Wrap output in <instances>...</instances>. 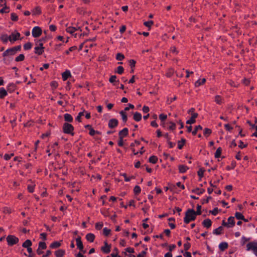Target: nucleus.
I'll return each instance as SVG.
<instances>
[{"label": "nucleus", "instance_id": "nucleus-1", "mask_svg": "<svg viewBox=\"0 0 257 257\" xmlns=\"http://www.w3.org/2000/svg\"><path fill=\"white\" fill-rule=\"evenodd\" d=\"M195 211L192 209H189L187 210L184 217V222L188 224L191 221L194 220L196 218Z\"/></svg>", "mask_w": 257, "mask_h": 257}, {"label": "nucleus", "instance_id": "nucleus-2", "mask_svg": "<svg viewBox=\"0 0 257 257\" xmlns=\"http://www.w3.org/2000/svg\"><path fill=\"white\" fill-rule=\"evenodd\" d=\"M246 250L247 251H252L257 256V242L252 241L246 244Z\"/></svg>", "mask_w": 257, "mask_h": 257}, {"label": "nucleus", "instance_id": "nucleus-3", "mask_svg": "<svg viewBox=\"0 0 257 257\" xmlns=\"http://www.w3.org/2000/svg\"><path fill=\"white\" fill-rule=\"evenodd\" d=\"M63 130L64 133L73 135V131L74 130V127L71 124L67 122L64 123L63 126Z\"/></svg>", "mask_w": 257, "mask_h": 257}, {"label": "nucleus", "instance_id": "nucleus-4", "mask_svg": "<svg viewBox=\"0 0 257 257\" xmlns=\"http://www.w3.org/2000/svg\"><path fill=\"white\" fill-rule=\"evenodd\" d=\"M7 241L9 245L12 246L18 242L19 238L14 235H10L7 237Z\"/></svg>", "mask_w": 257, "mask_h": 257}, {"label": "nucleus", "instance_id": "nucleus-5", "mask_svg": "<svg viewBox=\"0 0 257 257\" xmlns=\"http://www.w3.org/2000/svg\"><path fill=\"white\" fill-rule=\"evenodd\" d=\"M32 33L34 37L37 38L42 34V30L39 27H35L32 30Z\"/></svg>", "mask_w": 257, "mask_h": 257}, {"label": "nucleus", "instance_id": "nucleus-6", "mask_svg": "<svg viewBox=\"0 0 257 257\" xmlns=\"http://www.w3.org/2000/svg\"><path fill=\"white\" fill-rule=\"evenodd\" d=\"M20 37V34L18 32H15L12 33L9 37V41H15L19 39Z\"/></svg>", "mask_w": 257, "mask_h": 257}, {"label": "nucleus", "instance_id": "nucleus-7", "mask_svg": "<svg viewBox=\"0 0 257 257\" xmlns=\"http://www.w3.org/2000/svg\"><path fill=\"white\" fill-rule=\"evenodd\" d=\"M118 124V121L115 118H112L109 120L108 126L109 127L112 128L116 127Z\"/></svg>", "mask_w": 257, "mask_h": 257}, {"label": "nucleus", "instance_id": "nucleus-8", "mask_svg": "<svg viewBox=\"0 0 257 257\" xmlns=\"http://www.w3.org/2000/svg\"><path fill=\"white\" fill-rule=\"evenodd\" d=\"M16 53V52L14 48L13 47L10 49H7L5 52L3 53V56H7L9 55H13Z\"/></svg>", "mask_w": 257, "mask_h": 257}, {"label": "nucleus", "instance_id": "nucleus-9", "mask_svg": "<svg viewBox=\"0 0 257 257\" xmlns=\"http://www.w3.org/2000/svg\"><path fill=\"white\" fill-rule=\"evenodd\" d=\"M76 241L77 247L80 250V251H83V245L81 240V237L78 236L77 237L76 239Z\"/></svg>", "mask_w": 257, "mask_h": 257}, {"label": "nucleus", "instance_id": "nucleus-10", "mask_svg": "<svg viewBox=\"0 0 257 257\" xmlns=\"http://www.w3.org/2000/svg\"><path fill=\"white\" fill-rule=\"evenodd\" d=\"M198 116V113H192L191 117L190 119L186 121L187 124H193L195 122V118Z\"/></svg>", "mask_w": 257, "mask_h": 257}, {"label": "nucleus", "instance_id": "nucleus-11", "mask_svg": "<svg viewBox=\"0 0 257 257\" xmlns=\"http://www.w3.org/2000/svg\"><path fill=\"white\" fill-rule=\"evenodd\" d=\"M235 224V221L234 217L230 216L228 218L227 225L228 228L233 227Z\"/></svg>", "mask_w": 257, "mask_h": 257}, {"label": "nucleus", "instance_id": "nucleus-12", "mask_svg": "<svg viewBox=\"0 0 257 257\" xmlns=\"http://www.w3.org/2000/svg\"><path fill=\"white\" fill-rule=\"evenodd\" d=\"M104 244V246L101 247V250L105 253H108L110 251V246L108 245L106 242H105Z\"/></svg>", "mask_w": 257, "mask_h": 257}, {"label": "nucleus", "instance_id": "nucleus-13", "mask_svg": "<svg viewBox=\"0 0 257 257\" xmlns=\"http://www.w3.org/2000/svg\"><path fill=\"white\" fill-rule=\"evenodd\" d=\"M128 134V129L127 128H124L122 130L119 132V138H123L125 137Z\"/></svg>", "mask_w": 257, "mask_h": 257}, {"label": "nucleus", "instance_id": "nucleus-14", "mask_svg": "<svg viewBox=\"0 0 257 257\" xmlns=\"http://www.w3.org/2000/svg\"><path fill=\"white\" fill-rule=\"evenodd\" d=\"M178 168L180 173H184L189 169L187 166L184 165H180Z\"/></svg>", "mask_w": 257, "mask_h": 257}, {"label": "nucleus", "instance_id": "nucleus-15", "mask_svg": "<svg viewBox=\"0 0 257 257\" xmlns=\"http://www.w3.org/2000/svg\"><path fill=\"white\" fill-rule=\"evenodd\" d=\"M202 224L204 227L209 228L211 225L212 222L210 219H206L203 221Z\"/></svg>", "mask_w": 257, "mask_h": 257}, {"label": "nucleus", "instance_id": "nucleus-16", "mask_svg": "<svg viewBox=\"0 0 257 257\" xmlns=\"http://www.w3.org/2000/svg\"><path fill=\"white\" fill-rule=\"evenodd\" d=\"M86 238L88 241L92 242L95 238V235L93 233H89L86 234Z\"/></svg>", "mask_w": 257, "mask_h": 257}, {"label": "nucleus", "instance_id": "nucleus-17", "mask_svg": "<svg viewBox=\"0 0 257 257\" xmlns=\"http://www.w3.org/2000/svg\"><path fill=\"white\" fill-rule=\"evenodd\" d=\"M192 192L197 195H201L205 192V190L204 189H200L199 188H196L193 189Z\"/></svg>", "mask_w": 257, "mask_h": 257}, {"label": "nucleus", "instance_id": "nucleus-18", "mask_svg": "<svg viewBox=\"0 0 257 257\" xmlns=\"http://www.w3.org/2000/svg\"><path fill=\"white\" fill-rule=\"evenodd\" d=\"M223 230V227L219 226V227H218L217 228H216L213 230V233L216 234V235H219L222 233Z\"/></svg>", "mask_w": 257, "mask_h": 257}, {"label": "nucleus", "instance_id": "nucleus-19", "mask_svg": "<svg viewBox=\"0 0 257 257\" xmlns=\"http://www.w3.org/2000/svg\"><path fill=\"white\" fill-rule=\"evenodd\" d=\"M133 118L136 121H139L142 119V115L140 113L136 112L134 114Z\"/></svg>", "mask_w": 257, "mask_h": 257}, {"label": "nucleus", "instance_id": "nucleus-20", "mask_svg": "<svg viewBox=\"0 0 257 257\" xmlns=\"http://www.w3.org/2000/svg\"><path fill=\"white\" fill-rule=\"evenodd\" d=\"M227 247H228V244L227 242H221L219 245V248L222 251H223L224 250H225L226 248H227Z\"/></svg>", "mask_w": 257, "mask_h": 257}, {"label": "nucleus", "instance_id": "nucleus-21", "mask_svg": "<svg viewBox=\"0 0 257 257\" xmlns=\"http://www.w3.org/2000/svg\"><path fill=\"white\" fill-rule=\"evenodd\" d=\"M65 253V251L62 249H59L55 251V254L56 257H62Z\"/></svg>", "mask_w": 257, "mask_h": 257}, {"label": "nucleus", "instance_id": "nucleus-22", "mask_svg": "<svg viewBox=\"0 0 257 257\" xmlns=\"http://www.w3.org/2000/svg\"><path fill=\"white\" fill-rule=\"evenodd\" d=\"M64 117L65 120L66 121L72 122L73 120V117L70 114L65 113Z\"/></svg>", "mask_w": 257, "mask_h": 257}, {"label": "nucleus", "instance_id": "nucleus-23", "mask_svg": "<svg viewBox=\"0 0 257 257\" xmlns=\"http://www.w3.org/2000/svg\"><path fill=\"white\" fill-rule=\"evenodd\" d=\"M205 81H206V79L205 78H203L202 79H199L195 83V86L196 87H198V86L203 84L205 82Z\"/></svg>", "mask_w": 257, "mask_h": 257}, {"label": "nucleus", "instance_id": "nucleus-24", "mask_svg": "<svg viewBox=\"0 0 257 257\" xmlns=\"http://www.w3.org/2000/svg\"><path fill=\"white\" fill-rule=\"evenodd\" d=\"M71 74L69 71H66L64 73H62V78L63 80H66L67 78L70 76Z\"/></svg>", "mask_w": 257, "mask_h": 257}, {"label": "nucleus", "instance_id": "nucleus-25", "mask_svg": "<svg viewBox=\"0 0 257 257\" xmlns=\"http://www.w3.org/2000/svg\"><path fill=\"white\" fill-rule=\"evenodd\" d=\"M34 49L35 53L38 55H41L44 52V49L42 48H39V47L35 46Z\"/></svg>", "mask_w": 257, "mask_h": 257}, {"label": "nucleus", "instance_id": "nucleus-26", "mask_svg": "<svg viewBox=\"0 0 257 257\" xmlns=\"http://www.w3.org/2000/svg\"><path fill=\"white\" fill-rule=\"evenodd\" d=\"M32 245V242L30 240H26L23 244L22 246L25 248L29 247Z\"/></svg>", "mask_w": 257, "mask_h": 257}, {"label": "nucleus", "instance_id": "nucleus-27", "mask_svg": "<svg viewBox=\"0 0 257 257\" xmlns=\"http://www.w3.org/2000/svg\"><path fill=\"white\" fill-rule=\"evenodd\" d=\"M7 95V92L4 88H0V98H3Z\"/></svg>", "mask_w": 257, "mask_h": 257}, {"label": "nucleus", "instance_id": "nucleus-28", "mask_svg": "<svg viewBox=\"0 0 257 257\" xmlns=\"http://www.w3.org/2000/svg\"><path fill=\"white\" fill-rule=\"evenodd\" d=\"M61 245V243L59 242L55 241L52 243L50 244V247L52 248H56L59 247Z\"/></svg>", "mask_w": 257, "mask_h": 257}, {"label": "nucleus", "instance_id": "nucleus-29", "mask_svg": "<svg viewBox=\"0 0 257 257\" xmlns=\"http://www.w3.org/2000/svg\"><path fill=\"white\" fill-rule=\"evenodd\" d=\"M119 113H120V114L121 115V116L122 117V120L124 122H125L127 121V115L126 114V113L124 112V111L122 110V111H120Z\"/></svg>", "mask_w": 257, "mask_h": 257}, {"label": "nucleus", "instance_id": "nucleus-30", "mask_svg": "<svg viewBox=\"0 0 257 257\" xmlns=\"http://www.w3.org/2000/svg\"><path fill=\"white\" fill-rule=\"evenodd\" d=\"M109 81L111 83H113V85H115V82H118V80H116V76L115 75H112L109 79Z\"/></svg>", "mask_w": 257, "mask_h": 257}, {"label": "nucleus", "instance_id": "nucleus-31", "mask_svg": "<svg viewBox=\"0 0 257 257\" xmlns=\"http://www.w3.org/2000/svg\"><path fill=\"white\" fill-rule=\"evenodd\" d=\"M185 142H186L185 139H183V138L181 139V140L180 141L178 142V147L179 149H181L183 148Z\"/></svg>", "mask_w": 257, "mask_h": 257}, {"label": "nucleus", "instance_id": "nucleus-32", "mask_svg": "<svg viewBox=\"0 0 257 257\" xmlns=\"http://www.w3.org/2000/svg\"><path fill=\"white\" fill-rule=\"evenodd\" d=\"M149 161L151 163L155 164L158 161V158L155 156H152L150 157Z\"/></svg>", "mask_w": 257, "mask_h": 257}, {"label": "nucleus", "instance_id": "nucleus-33", "mask_svg": "<svg viewBox=\"0 0 257 257\" xmlns=\"http://www.w3.org/2000/svg\"><path fill=\"white\" fill-rule=\"evenodd\" d=\"M77 29L75 27H69L67 28L66 31L68 33L70 34H73L75 32Z\"/></svg>", "mask_w": 257, "mask_h": 257}, {"label": "nucleus", "instance_id": "nucleus-34", "mask_svg": "<svg viewBox=\"0 0 257 257\" xmlns=\"http://www.w3.org/2000/svg\"><path fill=\"white\" fill-rule=\"evenodd\" d=\"M9 36H8L6 34H3L1 36V40L4 42V43H7L8 42V40H9Z\"/></svg>", "mask_w": 257, "mask_h": 257}, {"label": "nucleus", "instance_id": "nucleus-35", "mask_svg": "<svg viewBox=\"0 0 257 257\" xmlns=\"http://www.w3.org/2000/svg\"><path fill=\"white\" fill-rule=\"evenodd\" d=\"M221 151H222L221 148L220 147H219L217 149V150L215 153V157L216 158H219L221 155Z\"/></svg>", "mask_w": 257, "mask_h": 257}, {"label": "nucleus", "instance_id": "nucleus-36", "mask_svg": "<svg viewBox=\"0 0 257 257\" xmlns=\"http://www.w3.org/2000/svg\"><path fill=\"white\" fill-rule=\"evenodd\" d=\"M25 56L23 54H20L18 57L15 58V61L17 62L22 61L24 60Z\"/></svg>", "mask_w": 257, "mask_h": 257}, {"label": "nucleus", "instance_id": "nucleus-37", "mask_svg": "<svg viewBox=\"0 0 257 257\" xmlns=\"http://www.w3.org/2000/svg\"><path fill=\"white\" fill-rule=\"evenodd\" d=\"M235 216L237 219H244L243 215L239 212H236L235 214Z\"/></svg>", "mask_w": 257, "mask_h": 257}, {"label": "nucleus", "instance_id": "nucleus-38", "mask_svg": "<svg viewBox=\"0 0 257 257\" xmlns=\"http://www.w3.org/2000/svg\"><path fill=\"white\" fill-rule=\"evenodd\" d=\"M202 129V127L201 125H198L197 126H196L194 130L192 132V134L193 135H195L198 131L201 130Z\"/></svg>", "mask_w": 257, "mask_h": 257}, {"label": "nucleus", "instance_id": "nucleus-39", "mask_svg": "<svg viewBox=\"0 0 257 257\" xmlns=\"http://www.w3.org/2000/svg\"><path fill=\"white\" fill-rule=\"evenodd\" d=\"M215 101L217 103V104H221L222 103V98L219 95H216L215 96Z\"/></svg>", "mask_w": 257, "mask_h": 257}, {"label": "nucleus", "instance_id": "nucleus-40", "mask_svg": "<svg viewBox=\"0 0 257 257\" xmlns=\"http://www.w3.org/2000/svg\"><path fill=\"white\" fill-rule=\"evenodd\" d=\"M46 247H47V246H46V243L45 242H39L38 248L42 249H46Z\"/></svg>", "mask_w": 257, "mask_h": 257}, {"label": "nucleus", "instance_id": "nucleus-41", "mask_svg": "<svg viewBox=\"0 0 257 257\" xmlns=\"http://www.w3.org/2000/svg\"><path fill=\"white\" fill-rule=\"evenodd\" d=\"M124 58V56L123 54H122L121 53H117L116 54V59L117 60H119V61H121L122 60H123Z\"/></svg>", "mask_w": 257, "mask_h": 257}, {"label": "nucleus", "instance_id": "nucleus-42", "mask_svg": "<svg viewBox=\"0 0 257 257\" xmlns=\"http://www.w3.org/2000/svg\"><path fill=\"white\" fill-rule=\"evenodd\" d=\"M103 225L102 222H97L95 224V228L97 230H100L102 228Z\"/></svg>", "mask_w": 257, "mask_h": 257}, {"label": "nucleus", "instance_id": "nucleus-43", "mask_svg": "<svg viewBox=\"0 0 257 257\" xmlns=\"http://www.w3.org/2000/svg\"><path fill=\"white\" fill-rule=\"evenodd\" d=\"M33 13L34 15H39L41 14V10L39 7H36L33 11Z\"/></svg>", "mask_w": 257, "mask_h": 257}, {"label": "nucleus", "instance_id": "nucleus-44", "mask_svg": "<svg viewBox=\"0 0 257 257\" xmlns=\"http://www.w3.org/2000/svg\"><path fill=\"white\" fill-rule=\"evenodd\" d=\"M9 8L7 7L6 6H5L4 8H3V9H2L1 10H0V13H9Z\"/></svg>", "mask_w": 257, "mask_h": 257}, {"label": "nucleus", "instance_id": "nucleus-45", "mask_svg": "<svg viewBox=\"0 0 257 257\" xmlns=\"http://www.w3.org/2000/svg\"><path fill=\"white\" fill-rule=\"evenodd\" d=\"M248 123L250 124V126H251L252 128H254L255 130V132L252 134V136L257 137V125L251 124L249 121H248Z\"/></svg>", "mask_w": 257, "mask_h": 257}, {"label": "nucleus", "instance_id": "nucleus-46", "mask_svg": "<svg viewBox=\"0 0 257 257\" xmlns=\"http://www.w3.org/2000/svg\"><path fill=\"white\" fill-rule=\"evenodd\" d=\"M134 191L135 194H138L141 192V189L139 186H136L134 189Z\"/></svg>", "mask_w": 257, "mask_h": 257}, {"label": "nucleus", "instance_id": "nucleus-47", "mask_svg": "<svg viewBox=\"0 0 257 257\" xmlns=\"http://www.w3.org/2000/svg\"><path fill=\"white\" fill-rule=\"evenodd\" d=\"M124 69L122 66H118L117 68V70L115 72L119 74H121L123 72Z\"/></svg>", "mask_w": 257, "mask_h": 257}, {"label": "nucleus", "instance_id": "nucleus-48", "mask_svg": "<svg viewBox=\"0 0 257 257\" xmlns=\"http://www.w3.org/2000/svg\"><path fill=\"white\" fill-rule=\"evenodd\" d=\"M110 232V229L107 228L106 227H105L103 229V234L105 236H107Z\"/></svg>", "mask_w": 257, "mask_h": 257}, {"label": "nucleus", "instance_id": "nucleus-49", "mask_svg": "<svg viewBox=\"0 0 257 257\" xmlns=\"http://www.w3.org/2000/svg\"><path fill=\"white\" fill-rule=\"evenodd\" d=\"M154 24V22L153 21H148V22H144V24L145 26L148 27V28H150L151 27V26Z\"/></svg>", "mask_w": 257, "mask_h": 257}, {"label": "nucleus", "instance_id": "nucleus-50", "mask_svg": "<svg viewBox=\"0 0 257 257\" xmlns=\"http://www.w3.org/2000/svg\"><path fill=\"white\" fill-rule=\"evenodd\" d=\"M32 48V44L31 43H27L25 44L24 46V48L25 50H29Z\"/></svg>", "mask_w": 257, "mask_h": 257}, {"label": "nucleus", "instance_id": "nucleus-51", "mask_svg": "<svg viewBox=\"0 0 257 257\" xmlns=\"http://www.w3.org/2000/svg\"><path fill=\"white\" fill-rule=\"evenodd\" d=\"M36 46L39 47V48H42L43 49H44V47L43 46V44L42 43L41 40L38 41L35 44Z\"/></svg>", "mask_w": 257, "mask_h": 257}, {"label": "nucleus", "instance_id": "nucleus-52", "mask_svg": "<svg viewBox=\"0 0 257 257\" xmlns=\"http://www.w3.org/2000/svg\"><path fill=\"white\" fill-rule=\"evenodd\" d=\"M211 133V130L208 128H205L204 130V135L209 136Z\"/></svg>", "mask_w": 257, "mask_h": 257}, {"label": "nucleus", "instance_id": "nucleus-53", "mask_svg": "<svg viewBox=\"0 0 257 257\" xmlns=\"http://www.w3.org/2000/svg\"><path fill=\"white\" fill-rule=\"evenodd\" d=\"M11 20L14 21H16L18 19L17 15L15 13L11 14Z\"/></svg>", "mask_w": 257, "mask_h": 257}, {"label": "nucleus", "instance_id": "nucleus-54", "mask_svg": "<svg viewBox=\"0 0 257 257\" xmlns=\"http://www.w3.org/2000/svg\"><path fill=\"white\" fill-rule=\"evenodd\" d=\"M83 115H84V112L83 111L79 112L78 113V115H77V116L76 117V120L78 121H81V117Z\"/></svg>", "mask_w": 257, "mask_h": 257}, {"label": "nucleus", "instance_id": "nucleus-55", "mask_svg": "<svg viewBox=\"0 0 257 257\" xmlns=\"http://www.w3.org/2000/svg\"><path fill=\"white\" fill-rule=\"evenodd\" d=\"M249 238H247L244 236H242L241 239V243L242 245H243L246 242L249 240Z\"/></svg>", "mask_w": 257, "mask_h": 257}, {"label": "nucleus", "instance_id": "nucleus-56", "mask_svg": "<svg viewBox=\"0 0 257 257\" xmlns=\"http://www.w3.org/2000/svg\"><path fill=\"white\" fill-rule=\"evenodd\" d=\"M201 206L199 205H197V211L195 212L196 215L201 214Z\"/></svg>", "mask_w": 257, "mask_h": 257}, {"label": "nucleus", "instance_id": "nucleus-57", "mask_svg": "<svg viewBox=\"0 0 257 257\" xmlns=\"http://www.w3.org/2000/svg\"><path fill=\"white\" fill-rule=\"evenodd\" d=\"M167 115L164 114H161L159 115V118L162 121L165 120L167 118Z\"/></svg>", "mask_w": 257, "mask_h": 257}, {"label": "nucleus", "instance_id": "nucleus-58", "mask_svg": "<svg viewBox=\"0 0 257 257\" xmlns=\"http://www.w3.org/2000/svg\"><path fill=\"white\" fill-rule=\"evenodd\" d=\"M170 51L173 54H177L178 53V51L176 49V48L174 46L171 47Z\"/></svg>", "mask_w": 257, "mask_h": 257}, {"label": "nucleus", "instance_id": "nucleus-59", "mask_svg": "<svg viewBox=\"0 0 257 257\" xmlns=\"http://www.w3.org/2000/svg\"><path fill=\"white\" fill-rule=\"evenodd\" d=\"M76 48H77L76 46H72V47H70L68 51H66L65 52V53L68 55L69 54L70 52L73 51V50L76 49Z\"/></svg>", "mask_w": 257, "mask_h": 257}, {"label": "nucleus", "instance_id": "nucleus-60", "mask_svg": "<svg viewBox=\"0 0 257 257\" xmlns=\"http://www.w3.org/2000/svg\"><path fill=\"white\" fill-rule=\"evenodd\" d=\"M14 156V154H11L10 155L9 154H5L4 155V159L6 160H9L11 159V157Z\"/></svg>", "mask_w": 257, "mask_h": 257}, {"label": "nucleus", "instance_id": "nucleus-61", "mask_svg": "<svg viewBox=\"0 0 257 257\" xmlns=\"http://www.w3.org/2000/svg\"><path fill=\"white\" fill-rule=\"evenodd\" d=\"M170 125L169 126V128L170 130H175V127H176L175 123H174V122H170Z\"/></svg>", "mask_w": 257, "mask_h": 257}, {"label": "nucleus", "instance_id": "nucleus-62", "mask_svg": "<svg viewBox=\"0 0 257 257\" xmlns=\"http://www.w3.org/2000/svg\"><path fill=\"white\" fill-rule=\"evenodd\" d=\"M129 63L130 66L132 68H134L135 66L136 61L134 60H130Z\"/></svg>", "mask_w": 257, "mask_h": 257}, {"label": "nucleus", "instance_id": "nucleus-63", "mask_svg": "<svg viewBox=\"0 0 257 257\" xmlns=\"http://www.w3.org/2000/svg\"><path fill=\"white\" fill-rule=\"evenodd\" d=\"M95 133L98 134V132H96L95 130H94L91 127H90L89 134L91 136H94Z\"/></svg>", "mask_w": 257, "mask_h": 257}, {"label": "nucleus", "instance_id": "nucleus-64", "mask_svg": "<svg viewBox=\"0 0 257 257\" xmlns=\"http://www.w3.org/2000/svg\"><path fill=\"white\" fill-rule=\"evenodd\" d=\"M146 254V251L145 250H144L141 252V253H139L137 257H144L145 255Z\"/></svg>", "mask_w": 257, "mask_h": 257}]
</instances>
